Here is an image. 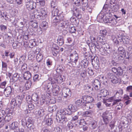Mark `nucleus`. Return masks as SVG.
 Here are the masks:
<instances>
[{"label":"nucleus","mask_w":132,"mask_h":132,"mask_svg":"<svg viewBox=\"0 0 132 132\" xmlns=\"http://www.w3.org/2000/svg\"><path fill=\"white\" fill-rule=\"evenodd\" d=\"M31 77L30 73L29 71H27L24 72L23 76L21 77V79L19 78L20 81L24 82L25 80H29Z\"/></svg>","instance_id":"obj_9"},{"label":"nucleus","mask_w":132,"mask_h":132,"mask_svg":"<svg viewBox=\"0 0 132 132\" xmlns=\"http://www.w3.org/2000/svg\"><path fill=\"white\" fill-rule=\"evenodd\" d=\"M12 118H11L10 117L7 115L5 116L3 120H4L5 122H8L10 121Z\"/></svg>","instance_id":"obj_57"},{"label":"nucleus","mask_w":132,"mask_h":132,"mask_svg":"<svg viewBox=\"0 0 132 132\" xmlns=\"http://www.w3.org/2000/svg\"><path fill=\"white\" fill-rule=\"evenodd\" d=\"M39 75L37 74H35L33 77V80L34 81H37L39 79Z\"/></svg>","instance_id":"obj_60"},{"label":"nucleus","mask_w":132,"mask_h":132,"mask_svg":"<svg viewBox=\"0 0 132 132\" xmlns=\"http://www.w3.org/2000/svg\"><path fill=\"white\" fill-rule=\"evenodd\" d=\"M81 3L82 4L83 7H85L88 5V1L87 0H82Z\"/></svg>","instance_id":"obj_64"},{"label":"nucleus","mask_w":132,"mask_h":132,"mask_svg":"<svg viewBox=\"0 0 132 132\" xmlns=\"http://www.w3.org/2000/svg\"><path fill=\"white\" fill-rule=\"evenodd\" d=\"M86 71L90 76H92L94 74L93 71L91 69L88 68L86 70Z\"/></svg>","instance_id":"obj_56"},{"label":"nucleus","mask_w":132,"mask_h":132,"mask_svg":"<svg viewBox=\"0 0 132 132\" xmlns=\"http://www.w3.org/2000/svg\"><path fill=\"white\" fill-rule=\"evenodd\" d=\"M53 122V120L51 118H48L45 121V124L48 126H50L52 124Z\"/></svg>","instance_id":"obj_46"},{"label":"nucleus","mask_w":132,"mask_h":132,"mask_svg":"<svg viewBox=\"0 0 132 132\" xmlns=\"http://www.w3.org/2000/svg\"><path fill=\"white\" fill-rule=\"evenodd\" d=\"M64 70V69L62 67L59 66L57 68L56 71L57 73L60 74Z\"/></svg>","instance_id":"obj_42"},{"label":"nucleus","mask_w":132,"mask_h":132,"mask_svg":"<svg viewBox=\"0 0 132 132\" xmlns=\"http://www.w3.org/2000/svg\"><path fill=\"white\" fill-rule=\"evenodd\" d=\"M64 20V17L63 16V19L59 21L57 23H55L56 25L58 24V26L60 27H62V28H69L70 23L69 22L68 20Z\"/></svg>","instance_id":"obj_6"},{"label":"nucleus","mask_w":132,"mask_h":132,"mask_svg":"<svg viewBox=\"0 0 132 132\" xmlns=\"http://www.w3.org/2000/svg\"><path fill=\"white\" fill-rule=\"evenodd\" d=\"M117 23V21L114 19L110 18L108 23V24L111 26H114Z\"/></svg>","instance_id":"obj_25"},{"label":"nucleus","mask_w":132,"mask_h":132,"mask_svg":"<svg viewBox=\"0 0 132 132\" xmlns=\"http://www.w3.org/2000/svg\"><path fill=\"white\" fill-rule=\"evenodd\" d=\"M59 11L58 9L56 8L53 9L52 12V19L53 23H57L58 22L63 19V15L62 14L58 15Z\"/></svg>","instance_id":"obj_1"},{"label":"nucleus","mask_w":132,"mask_h":132,"mask_svg":"<svg viewBox=\"0 0 132 132\" xmlns=\"http://www.w3.org/2000/svg\"><path fill=\"white\" fill-rule=\"evenodd\" d=\"M84 101L82 99L76 101L75 103L76 105L79 106L82 104L83 103H85Z\"/></svg>","instance_id":"obj_51"},{"label":"nucleus","mask_w":132,"mask_h":132,"mask_svg":"<svg viewBox=\"0 0 132 132\" xmlns=\"http://www.w3.org/2000/svg\"><path fill=\"white\" fill-rule=\"evenodd\" d=\"M68 108L69 110H70L72 112L76 111L77 110V108L76 106L71 104L69 105Z\"/></svg>","instance_id":"obj_29"},{"label":"nucleus","mask_w":132,"mask_h":132,"mask_svg":"<svg viewBox=\"0 0 132 132\" xmlns=\"http://www.w3.org/2000/svg\"><path fill=\"white\" fill-rule=\"evenodd\" d=\"M56 81L57 82L59 83H61L63 81V78L62 77V75L60 76L56 79Z\"/></svg>","instance_id":"obj_53"},{"label":"nucleus","mask_w":132,"mask_h":132,"mask_svg":"<svg viewBox=\"0 0 132 132\" xmlns=\"http://www.w3.org/2000/svg\"><path fill=\"white\" fill-rule=\"evenodd\" d=\"M36 53L37 54L36 57V60L38 62H39L42 60L43 59V55L41 54H38L37 52Z\"/></svg>","instance_id":"obj_34"},{"label":"nucleus","mask_w":132,"mask_h":132,"mask_svg":"<svg viewBox=\"0 0 132 132\" xmlns=\"http://www.w3.org/2000/svg\"><path fill=\"white\" fill-rule=\"evenodd\" d=\"M6 114L5 111L4 110H0V120H3Z\"/></svg>","instance_id":"obj_35"},{"label":"nucleus","mask_w":132,"mask_h":132,"mask_svg":"<svg viewBox=\"0 0 132 132\" xmlns=\"http://www.w3.org/2000/svg\"><path fill=\"white\" fill-rule=\"evenodd\" d=\"M0 27L1 30L3 31H5V30H6L7 29V26L3 24H2L0 25Z\"/></svg>","instance_id":"obj_61"},{"label":"nucleus","mask_w":132,"mask_h":132,"mask_svg":"<svg viewBox=\"0 0 132 132\" xmlns=\"http://www.w3.org/2000/svg\"><path fill=\"white\" fill-rule=\"evenodd\" d=\"M118 50L119 52H120L119 53L121 54H122V55H125V58L126 59H129V57L128 56L127 57L126 54H125V50L124 48L122 47H120L118 49Z\"/></svg>","instance_id":"obj_24"},{"label":"nucleus","mask_w":132,"mask_h":132,"mask_svg":"<svg viewBox=\"0 0 132 132\" xmlns=\"http://www.w3.org/2000/svg\"><path fill=\"white\" fill-rule=\"evenodd\" d=\"M101 85L100 82L97 79L95 80L93 84V86L95 89L96 90H98L100 89Z\"/></svg>","instance_id":"obj_13"},{"label":"nucleus","mask_w":132,"mask_h":132,"mask_svg":"<svg viewBox=\"0 0 132 132\" xmlns=\"http://www.w3.org/2000/svg\"><path fill=\"white\" fill-rule=\"evenodd\" d=\"M40 14L43 16V18H44V19L46 17L47 15V12L46 9L44 8H41L40 9Z\"/></svg>","instance_id":"obj_17"},{"label":"nucleus","mask_w":132,"mask_h":132,"mask_svg":"<svg viewBox=\"0 0 132 132\" xmlns=\"http://www.w3.org/2000/svg\"><path fill=\"white\" fill-rule=\"evenodd\" d=\"M79 59L78 54L76 51L71 53L70 55V61L68 62L70 63L73 67H75Z\"/></svg>","instance_id":"obj_3"},{"label":"nucleus","mask_w":132,"mask_h":132,"mask_svg":"<svg viewBox=\"0 0 132 132\" xmlns=\"http://www.w3.org/2000/svg\"><path fill=\"white\" fill-rule=\"evenodd\" d=\"M94 67L96 69H98L100 68V63L99 62L98 60H97V59H96V61L94 63V65L93 63H92Z\"/></svg>","instance_id":"obj_38"},{"label":"nucleus","mask_w":132,"mask_h":132,"mask_svg":"<svg viewBox=\"0 0 132 132\" xmlns=\"http://www.w3.org/2000/svg\"><path fill=\"white\" fill-rule=\"evenodd\" d=\"M88 46L91 51H92H92L94 52L96 51V48H95V47L94 46H95L94 42H93L92 43H89V44H88Z\"/></svg>","instance_id":"obj_40"},{"label":"nucleus","mask_w":132,"mask_h":132,"mask_svg":"<svg viewBox=\"0 0 132 132\" xmlns=\"http://www.w3.org/2000/svg\"><path fill=\"white\" fill-rule=\"evenodd\" d=\"M88 61H87V60L84 59L81 61V64L84 68H86L88 66Z\"/></svg>","instance_id":"obj_37"},{"label":"nucleus","mask_w":132,"mask_h":132,"mask_svg":"<svg viewBox=\"0 0 132 132\" xmlns=\"http://www.w3.org/2000/svg\"><path fill=\"white\" fill-rule=\"evenodd\" d=\"M105 51L108 53L110 54L112 52L111 47L107 44V46H106V48L104 47Z\"/></svg>","instance_id":"obj_30"},{"label":"nucleus","mask_w":132,"mask_h":132,"mask_svg":"<svg viewBox=\"0 0 132 132\" xmlns=\"http://www.w3.org/2000/svg\"><path fill=\"white\" fill-rule=\"evenodd\" d=\"M19 77V75L17 73H15L13 75V80L14 81H16Z\"/></svg>","instance_id":"obj_54"},{"label":"nucleus","mask_w":132,"mask_h":132,"mask_svg":"<svg viewBox=\"0 0 132 132\" xmlns=\"http://www.w3.org/2000/svg\"><path fill=\"white\" fill-rule=\"evenodd\" d=\"M26 126L31 131L33 130L35 128L34 123H27Z\"/></svg>","instance_id":"obj_41"},{"label":"nucleus","mask_w":132,"mask_h":132,"mask_svg":"<svg viewBox=\"0 0 132 132\" xmlns=\"http://www.w3.org/2000/svg\"><path fill=\"white\" fill-rule=\"evenodd\" d=\"M69 28V30L70 33H75L76 31V28L74 27H71V28Z\"/></svg>","instance_id":"obj_63"},{"label":"nucleus","mask_w":132,"mask_h":132,"mask_svg":"<svg viewBox=\"0 0 132 132\" xmlns=\"http://www.w3.org/2000/svg\"><path fill=\"white\" fill-rule=\"evenodd\" d=\"M97 41L94 42L95 45V48H96L97 49H101V48H103V46H104V43L103 44L101 42Z\"/></svg>","instance_id":"obj_21"},{"label":"nucleus","mask_w":132,"mask_h":132,"mask_svg":"<svg viewBox=\"0 0 132 132\" xmlns=\"http://www.w3.org/2000/svg\"><path fill=\"white\" fill-rule=\"evenodd\" d=\"M65 114L63 110H60L57 112L56 115V119L58 122L64 123L68 121L67 119L65 116Z\"/></svg>","instance_id":"obj_2"},{"label":"nucleus","mask_w":132,"mask_h":132,"mask_svg":"<svg viewBox=\"0 0 132 132\" xmlns=\"http://www.w3.org/2000/svg\"><path fill=\"white\" fill-rule=\"evenodd\" d=\"M110 78L111 79V81L114 84H116L118 82V79L113 74H110Z\"/></svg>","instance_id":"obj_16"},{"label":"nucleus","mask_w":132,"mask_h":132,"mask_svg":"<svg viewBox=\"0 0 132 132\" xmlns=\"http://www.w3.org/2000/svg\"><path fill=\"white\" fill-rule=\"evenodd\" d=\"M112 11H117L119 9V5L118 4L110 5Z\"/></svg>","instance_id":"obj_33"},{"label":"nucleus","mask_w":132,"mask_h":132,"mask_svg":"<svg viewBox=\"0 0 132 132\" xmlns=\"http://www.w3.org/2000/svg\"><path fill=\"white\" fill-rule=\"evenodd\" d=\"M55 84V83L51 82H50L45 84V83H44L43 85V86H44L45 90L51 93V91H52V89L54 87L53 86V84Z\"/></svg>","instance_id":"obj_8"},{"label":"nucleus","mask_w":132,"mask_h":132,"mask_svg":"<svg viewBox=\"0 0 132 132\" xmlns=\"http://www.w3.org/2000/svg\"><path fill=\"white\" fill-rule=\"evenodd\" d=\"M59 49L58 47L56 46L55 47H53L52 48V53L53 55L55 56H57L58 54V50Z\"/></svg>","instance_id":"obj_23"},{"label":"nucleus","mask_w":132,"mask_h":132,"mask_svg":"<svg viewBox=\"0 0 132 132\" xmlns=\"http://www.w3.org/2000/svg\"><path fill=\"white\" fill-rule=\"evenodd\" d=\"M78 124H76V125H81L82 126H85L86 124L85 121L84 119H80L79 121H78Z\"/></svg>","instance_id":"obj_36"},{"label":"nucleus","mask_w":132,"mask_h":132,"mask_svg":"<svg viewBox=\"0 0 132 132\" xmlns=\"http://www.w3.org/2000/svg\"><path fill=\"white\" fill-rule=\"evenodd\" d=\"M44 111L43 109H41L38 111V114L40 117L44 115Z\"/></svg>","instance_id":"obj_55"},{"label":"nucleus","mask_w":132,"mask_h":132,"mask_svg":"<svg viewBox=\"0 0 132 132\" xmlns=\"http://www.w3.org/2000/svg\"><path fill=\"white\" fill-rule=\"evenodd\" d=\"M17 123L16 122H12L9 126L10 128L11 129H17L18 128L17 125Z\"/></svg>","instance_id":"obj_32"},{"label":"nucleus","mask_w":132,"mask_h":132,"mask_svg":"<svg viewBox=\"0 0 132 132\" xmlns=\"http://www.w3.org/2000/svg\"><path fill=\"white\" fill-rule=\"evenodd\" d=\"M30 23L31 26L35 28H36L38 27L37 23V22L31 21Z\"/></svg>","instance_id":"obj_58"},{"label":"nucleus","mask_w":132,"mask_h":132,"mask_svg":"<svg viewBox=\"0 0 132 132\" xmlns=\"http://www.w3.org/2000/svg\"><path fill=\"white\" fill-rule=\"evenodd\" d=\"M84 101H85V103L93 102L94 100L93 97L90 96H85L83 98Z\"/></svg>","instance_id":"obj_14"},{"label":"nucleus","mask_w":132,"mask_h":132,"mask_svg":"<svg viewBox=\"0 0 132 132\" xmlns=\"http://www.w3.org/2000/svg\"><path fill=\"white\" fill-rule=\"evenodd\" d=\"M32 84L30 80L27 81L25 85V87L27 90L31 87Z\"/></svg>","instance_id":"obj_39"},{"label":"nucleus","mask_w":132,"mask_h":132,"mask_svg":"<svg viewBox=\"0 0 132 132\" xmlns=\"http://www.w3.org/2000/svg\"><path fill=\"white\" fill-rule=\"evenodd\" d=\"M22 99V96H18L15 99L13 98L12 100L11 103L14 106L19 107L21 105Z\"/></svg>","instance_id":"obj_5"},{"label":"nucleus","mask_w":132,"mask_h":132,"mask_svg":"<svg viewBox=\"0 0 132 132\" xmlns=\"http://www.w3.org/2000/svg\"><path fill=\"white\" fill-rule=\"evenodd\" d=\"M74 15L78 19H81L82 17V15L80 13L77 11V10L76 9L74 11Z\"/></svg>","instance_id":"obj_31"},{"label":"nucleus","mask_w":132,"mask_h":132,"mask_svg":"<svg viewBox=\"0 0 132 132\" xmlns=\"http://www.w3.org/2000/svg\"><path fill=\"white\" fill-rule=\"evenodd\" d=\"M122 55L120 54H118L117 53H114L113 55V57L117 61H121L123 59V57Z\"/></svg>","instance_id":"obj_12"},{"label":"nucleus","mask_w":132,"mask_h":132,"mask_svg":"<svg viewBox=\"0 0 132 132\" xmlns=\"http://www.w3.org/2000/svg\"><path fill=\"white\" fill-rule=\"evenodd\" d=\"M40 10H39L37 9L34 10L33 12V13L35 16V17L39 20H43L44 19V18H43V16L40 15Z\"/></svg>","instance_id":"obj_15"},{"label":"nucleus","mask_w":132,"mask_h":132,"mask_svg":"<svg viewBox=\"0 0 132 132\" xmlns=\"http://www.w3.org/2000/svg\"><path fill=\"white\" fill-rule=\"evenodd\" d=\"M121 39L124 44H128L130 41L129 37L127 36H125L122 38Z\"/></svg>","instance_id":"obj_28"},{"label":"nucleus","mask_w":132,"mask_h":132,"mask_svg":"<svg viewBox=\"0 0 132 132\" xmlns=\"http://www.w3.org/2000/svg\"><path fill=\"white\" fill-rule=\"evenodd\" d=\"M117 73V75L122 76V75L123 73V71L121 67H119L118 68Z\"/></svg>","instance_id":"obj_43"},{"label":"nucleus","mask_w":132,"mask_h":132,"mask_svg":"<svg viewBox=\"0 0 132 132\" xmlns=\"http://www.w3.org/2000/svg\"><path fill=\"white\" fill-rule=\"evenodd\" d=\"M107 33V31L106 29L102 30H100V34L101 36H105Z\"/></svg>","instance_id":"obj_52"},{"label":"nucleus","mask_w":132,"mask_h":132,"mask_svg":"<svg viewBox=\"0 0 132 132\" xmlns=\"http://www.w3.org/2000/svg\"><path fill=\"white\" fill-rule=\"evenodd\" d=\"M100 93L101 94L103 97H105L106 96L109 95L108 91L105 89H102L100 90Z\"/></svg>","instance_id":"obj_20"},{"label":"nucleus","mask_w":132,"mask_h":132,"mask_svg":"<svg viewBox=\"0 0 132 132\" xmlns=\"http://www.w3.org/2000/svg\"><path fill=\"white\" fill-rule=\"evenodd\" d=\"M70 90L68 89L65 90L63 93V95L66 98L70 96L71 92L70 91Z\"/></svg>","instance_id":"obj_26"},{"label":"nucleus","mask_w":132,"mask_h":132,"mask_svg":"<svg viewBox=\"0 0 132 132\" xmlns=\"http://www.w3.org/2000/svg\"><path fill=\"white\" fill-rule=\"evenodd\" d=\"M93 112L91 110L87 111L85 112L84 113V115L86 116L89 117L91 115L92 113Z\"/></svg>","instance_id":"obj_59"},{"label":"nucleus","mask_w":132,"mask_h":132,"mask_svg":"<svg viewBox=\"0 0 132 132\" xmlns=\"http://www.w3.org/2000/svg\"><path fill=\"white\" fill-rule=\"evenodd\" d=\"M101 117L105 125L108 124L112 118V116L111 113H109L108 111H106L103 113Z\"/></svg>","instance_id":"obj_4"},{"label":"nucleus","mask_w":132,"mask_h":132,"mask_svg":"<svg viewBox=\"0 0 132 132\" xmlns=\"http://www.w3.org/2000/svg\"><path fill=\"white\" fill-rule=\"evenodd\" d=\"M2 69L4 70H6L7 69V65L6 63L2 62Z\"/></svg>","instance_id":"obj_62"},{"label":"nucleus","mask_w":132,"mask_h":132,"mask_svg":"<svg viewBox=\"0 0 132 132\" xmlns=\"http://www.w3.org/2000/svg\"><path fill=\"white\" fill-rule=\"evenodd\" d=\"M31 99L35 101H37L38 99V95L36 93L33 94L31 97Z\"/></svg>","instance_id":"obj_45"},{"label":"nucleus","mask_w":132,"mask_h":132,"mask_svg":"<svg viewBox=\"0 0 132 132\" xmlns=\"http://www.w3.org/2000/svg\"><path fill=\"white\" fill-rule=\"evenodd\" d=\"M86 103V108L87 110L92 109L94 106V104L93 103Z\"/></svg>","instance_id":"obj_49"},{"label":"nucleus","mask_w":132,"mask_h":132,"mask_svg":"<svg viewBox=\"0 0 132 132\" xmlns=\"http://www.w3.org/2000/svg\"><path fill=\"white\" fill-rule=\"evenodd\" d=\"M89 126L91 129H94L98 126L97 122L94 120L92 121L89 124Z\"/></svg>","instance_id":"obj_19"},{"label":"nucleus","mask_w":132,"mask_h":132,"mask_svg":"<svg viewBox=\"0 0 132 132\" xmlns=\"http://www.w3.org/2000/svg\"><path fill=\"white\" fill-rule=\"evenodd\" d=\"M56 106L55 105L53 106H49L48 107V111L49 112H51L56 110Z\"/></svg>","instance_id":"obj_50"},{"label":"nucleus","mask_w":132,"mask_h":132,"mask_svg":"<svg viewBox=\"0 0 132 132\" xmlns=\"http://www.w3.org/2000/svg\"><path fill=\"white\" fill-rule=\"evenodd\" d=\"M51 7L54 8L57 5V1L56 0H52L51 2Z\"/></svg>","instance_id":"obj_44"},{"label":"nucleus","mask_w":132,"mask_h":132,"mask_svg":"<svg viewBox=\"0 0 132 132\" xmlns=\"http://www.w3.org/2000/svg\"><path fill=\"white\" fill-rule=\"evenodd\" d=\"M14 89L12 88L10 86L7 87L4 89V94L6 97L10 96L13 92Z\"/></svg>","instance_id":"obj_10"},{"label":"nucleus","mask_w":132,"mask_h":132,"mask_svg":"<svg viewBox=\"0 0 132 132\" xmlns=\"http://www.w3.org/2000/svg\"><path fill=\"white\" fill-rule=\"evenodd\" d=\"M121 101L120 99H116L115 97L114 96L109 97L107 100V101L108 102H113L112 105H114L116 104H118V103Z\"/></svg>","instance_id":"obj_11"},{"label":"nucleus","mask_w":132,"mask_h":132,"mask_svg":"<svg viewBox=\"0 0 132 132\" xmlns=\"http://www.w3.org/2000/svg\"><path fill=\"white\" fill-rule=\"evenodd\" d=\"M63 110H64V112L65 115H70L72 114V112L70 110H69L68 108V109H65Z\"/></svg>","instance_id":"obj_48"},{"label":"nucleus","mask_w":132,"mask_h":132,"mask_svg":"<svg viewBox=\"0 0 132 132\" xmlns=\"http://www.w3.org/2000/svg\"><path fill=\"white\" fill-rule=\"evenodd\" d=\"M28 109H27L25 110V113L26 114L29 113L30 112V110L34 109L35 106L32 103H30L28 105Z\"/></svg>","instance_id":"obj_18"},{"label":"nucleus","mask_w":132,"mask_h":132,"mask_svg":"<svg viewBox=\"0 0 132 132\" xmlns=\"http://www.w3.org/2000/svg\"><path fill=\"white\" fill-rule=\"evenodd\" d=\"M36 3L33 1L26 2V7L27 9L29 11H31L35 9L36 6Z\"/></svg>","instance_id":"obj_7"},{"label":"nucleus","mask_w":132,"mask_h":132,"mask_svg":"<svg viewBox=\"0 0 132 132\" xmlns=\"http://www.w3.org/2000/svg\"><path fill=\"white\" fill-rule=\"evenodd\" d=\"M57 43L60 46L62 45L64 42V40L62 36H59L57 39Z\"/></svg>","instance_id":"obj_27"},{"label":"nucleus","mask_w":132,"mask_h":132,"mask_svg":"<svg viewBox=\"0 0 132 132\" xmlns=\"http://www.w3.org/2000/svg\"><path fill=\"white\" fill-rule=\"evenodd\" d=\"M41 26L44 29L46 30L48 27V23L46 21H43L42 23Z\"/></svg>","instance_id":"obj_47"},{"label":"nucleus","mask_w":132,"mask_h":132,"mask_svg":"<svg viewBox=\"0 0 132 132\" xmlns=\"http://www.w3.org/2000/svg\"><path fill=\"white\" fill-rule=\"evenodd\" d=\"M0 18L2 20L4 19L6 20H7L9 19L6 12L3 11H2L0 15Z\"/></svg>","instance_id":"obj_22"}]
</instances>
